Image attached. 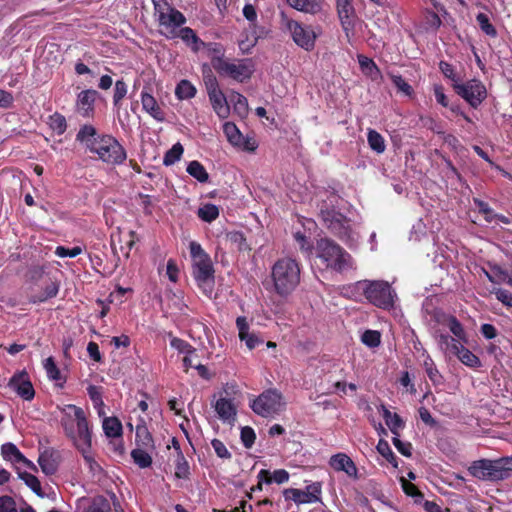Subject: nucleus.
Here are the masks:
<instances>
[{"instance_id":"1","label":"nucleus","mask_w":512,"mask_h":512,"mask_svg":"<svg viewBox=\"0 0 512 512\" xmlns=\"http://www.w3.org/2000/svg\"><path fill=\"white\" fill-rule=\"evenodd\" d=\"M342 293L351 300L360 303L367 301L383 310L393 309L398 300L395 289L384 280H360L343 287Z\"/></svg>"},{"instance_id":"2","label":"nucleus","mask_w":512,"mask_h":512,"mask_svg":"<svg viewBox=\"0 0 512 512\" xmlns=\"http://www.w3.org/2000/svg\"><path fill=\"white\" fill-rule=\"evenodd\" d=\"M58 409L61 413L60 425L75 448L92 442V427L81 407L67 404Z\"/></svg>"},{"instance_id":"3","label":"nucleus","mask_w":512,"mask_h":512,"mask_svg":"<svg viewBox=\"0 0 512 512\" xmlns=\"http://www.w3.org/2000/svg\"><path fill=\"white\" fill-rule=\"evenodd\" d=\"M301 268L297 260L290 257L278 259L271 268V279L276 294L287 297L300 283Z\"/></svg>"},{"instance_id":"4","label":"nucleus","mask_w":512,"mask_h":512,"mask_svg":"<svg viewBox=\"0 0 512 512\" xmlns=\"http://www.w3.org/2000/svg\"><path fill=\"white\" fill-rule=\"evenodd\" d=\"M192 258L193 276L199 288L207 295H210L214 288L215 277L214 267L210 256L203 250L202 246L191 241L189 244Z\"/></svg>"},{"instance_id":"5","label":"nucleus","mask_w":512,"mask_h":512,"mask_svg":"<svg viewBox=\"0 0 512 512\" xmlns=\"http://www.w3.org/2000/svg\"><path fill=\"white\" fill-rule=\"evenodd\" d=\"M152 3L160 34L167 39H175L176 32L187 21L185 15L166 0H152Z\"/></svg>"},{"instance_id":"6","label":"nucleus","mask_w":512,"mask_h":512,"mask_svg":"<svg viewBox=\"0 0 512 512\" xmlns=\"http://www.w3.org/2000/svg\"><path fill=\"white\" fill-rule=\"evenodd\" d=\"M316 255L326 268L342 273L353 267L351 255L340 245L328 238H321L316 244Z\"/></svg>"},{"instance_id":"7","label":"nucleus","mask_w":512,"mask_h":512,"mask_svg":"<svg viewBox=\"0 0 512 512\" xmlns=\"http://www.w3.org/2000/svg\"><path fill=\"white\" fill-rule=\"evenodd\" d=\"M511 466L512 460L508 457L480 459L471 463L468 472L479 480L497 482L510 477Z\"/></svg>"},{"instance_id":"8","label":"nucleus","mask_w":512,"mask_h":512,"mask_svg":"<svg viewBox=\"0 0 512 512\" xmlns=\"http://www.w3.org/2000/svg\"><path fill=\"white\" fill-rule=\"evenodd\" d=\"M213 68L223 76L230 77L238 82H244L251 78L254 72L252 59L228 60L224 57H213Z\"/></svg>"},{"instance_id":"9","label":"nucleus","mask_w":512,"mask_h":512,"mask_svg":"<svg viewBox=\"0 0 512 512\" xmlns=\"http://www.w3.org/2000/svg\"><path fill=\"white\" fill-rule=\"evenodd\" d=\"M90 152L97 154L99 159L110 165H120L127 158L124 147L110 135H101Z\"/></svg>"},{"instance_id":"10","label":"nucleus","mask_w":512,"mask_h":512,"mask_svg":"<svg viewBox=\"0 0 512 512\" xmlns=\"http://www.w3.org/2000/svg\"><path fill=\"white\" fill-rule=\"evenodd\" d=\"M285 402L277 389H267L250 404L254 413L261 417H273L283 410Z\"/></svg>"},{"instance_id":"11","label":"nucleus","mask_w":512,"mask_h":512,"mask_svg":"<svg viewBox=\"0 0 512 512\" xmlns=\"http://www.w3.org/2000/svg\"><path fill=\"white\" fill-rule=\"evenodd\" d=\"M320 218L332 234L343 240L351 238L350 220L335 208H329L326 201L320 208Z\"/></svg>"},{"instance_id":"12","label":"nucleus","mask_w":512,"mask_h":512,"mask_svg":"<svg viewBox=\"0 0 512 512\" xmlns=\"http://www.w3.org/2000/svg\"><path fill=\"white\" fill-rule=\"evenodd\" d=\"M283 23L290 33L293 42L305 51H312L315 48L318 34L312 26L304 25L296 20L284 17Z\"/></svg>"},{"instance_id":"13","label":"nucleus","mask_w":512,"mask_h":512,"mask_svg":"<svg viewBox=\"0 0 512 512\" xmlns=\"http://www.w3.org/2000/svg\"><path fill=\"white\" fill-rule=\"evenodd\" d=\"M455 92L473 108H478L487 97V89L478 79L455 85Z\"/></svg>"},{"instance_id":"14","label":"nucleus","mask_w":512,"mask_h":512,"mask_svg":"<svg viewBox=\"0 0 512 512\" xmlns=\"http://www.w3.org/2000/svg\"><path fill=\"white\" fill-rule=\"evenodd\" d=\"M285 500L293 501L297 505L315 503L320 501L321 485L313 483L306 490L287 488L283 491Z\"/></svg>"},{"instance_id":"15","label":"nucleus","mask_w":512,"mask_h":512,"mask_svg":"<svg viewBox=\"0 0 512 512\" xmlns=\"http://www.w3.org/2000/svg\"><path fill=\"white\" fill-rule=\"evenodd\" d=\"M207 93L214 112L221 119H225L230 114V107L227 98L219 88L217 80L212 78L206 83Z\"/></svg>"},{"instance_id":"16","label":"nucleus","mask_w":512,"mask_h":512,"mask_svg":"<svg viewBox=\"0 0 512 512\" xmlns=\"http://www.w3.org/2000/svg\"><path fill=\"white\" fill-rule=\"evenodd\" d=\"M8 386L22 399L30 401L34 398L35 391L25 370L15 373L9 380Z\"/></svg>"},{"instance_id":"17","label":"nucleus","mask_w":512,"mask_h":512,"mask_svg":"<svg viewBox=\"0 0 512 512\" xmlns=\"http://www.w3.org/2000/svg\"><path fill=\"white\" fill-rule=\"evenodd\" d=\"M211 404L218 418L223 423L234 424L237 416V405L232 399L220 396L215 401H212Z\"/></svg>"},{"instance_id":"18","label":"nucleus","mask_w":512,"mask_h":512,"mask_svg":"<svg viewBox=\"0 0 512 512\" xmlns=\"http://www.w3.org/2000/svg\"><path fill=\"white\" fill-rule=\"evenodd\" d=\"M97 97V91L87 89L81 91L76 100V112L85 118H89L94 114V104Z\"/></svg>"},{"instance_id":"19","label":"nucleus","mask_w":512,"mask_h":512,"mask_svg":"<svg viewBox=\"0 0 512 512\" xmlns=\"http://www.w3.org/2000/svg\"><path fill=\"white\" fill-rule=\"evenodd\" d=\"M330 466L336 471H343L349 477L357 478V467L353 460L344 453L333 455L329 461Z\"/></svg>"},{"instance_id":"20","label":"nucleus","mask_w":512,"mask_h":512,"mask_svg":"<svg viewBox=\"0 0 512 512\" xmlns=\"http://www.w3.org/2000/svg\"><path fill=\"white\" fill-rule=\"evenodd\" d=\"M236 326L239 331L240 340L245 342L248 349L252 350L262 343V340L256 334L249 332V324L246 317L239 316L236 319Z\"/></svg>"},{"instance_id":"21","label":"nucleus","mask_w":512,"mask_h":512,"mask_svg":"<svg viewBox=\"0 0 512 512\" xmlns=\"http://www.w3.org/2000/svg\"><path fill=\"white\" fill-rule=\"evenodd\" d=\"M176 38L181 40L188 46L193 52H199L201 49L206 47V43L202 41L195 31L190 27H181L176 32Z\"/></svg>"},{"instance_id":"22","label":"nucleus","mask_w":512,"mask_h":512,"mask_svg":"<svg viewBox=\"0 0 512 512\" xmlns=\"http://www.w3.org/2000/svg\"><path fill=\"white\" fill-rule=\"evenodd\" d=\"M141 103L143 110L147 112L151 117H153L158 122H163L165 120V115L156 99L148 92H141Z\"/></svg>"},{"instance_id":"23","label":"nucleus","mask_w":512,"mask_h":512,"mask_svg":"<svg viewBox=\"0 0 512 512\" xmlns=\"http://www.w3.org/2000/svg\"><path fill=\"white\" fill-rule=\"evenodd\" d=\"M101 135H97L96 129L92 125H83L77 135L76 140L80 142L87 150L91 151L97 144Z\"/></svg>"},{"instance_id":"24","label":"nucleus","mask_w":512,"mask_h":512,"mask_svg":"<svg viewBox=\"0 0 512 512\" xmlns=\"http://www.w3.org/2000/svg\"><path fill=\"white\" fill-rule=\"evenodd\" d=\"M287 4L300 12L315 15L322 11L323 0H286Z\"/></svg>"},{"instance_id":"25","label":"nucleus","mask_w":512,"mask_h":512,"mask_svg":"<svg viewBox=\"0 0 512 512\" xmlns=\"http://www.w3.org/2000/svg\"><path fill=\"white\" fill-rule=\"evenodd\" d=\"M336 7L341 24L347 31L352 25L355 9L350 0H336Z\"/></svg>"},{"instance_id":"26","label":"nucleus","mask_w":512,"mask_h":512,"mask_svg":"<svg viewBox=\"0 0 512 512\" xmlns=\"http://www.w3.org/2000/svg\"><path fill=\"white\" fill-rule=\"evenodd\" d=\"M452 354L457 356V358L468 367H481V361L479 357L476 356L472 351L467 349L462 343L454 344V352Z\"/></svg>"},{"instance_id":"27","label":"nucleus","mask_w":512,"mask_h":512,"mask_svg":"<svg viewBox=\"0 0 512 512\" xmlns=\"http://www.w3.org/2000/svg\"><path fill=\"white\" fill-rule=\"evenodd\" d=\"M59 291V285L54 281H45L43 291L40 293H32L29 297V302L36 304L54 298Z\"/></svg>"},{"instance_id":"28","label":"nucleus","mask_w":512,"mask_h":512,"mask_svg":"<svg viewBox=\"0 0 512 512\" xmlns=\"http://www.w3.org/2000/svg\"><path fill=\"white\" fill-rule=\"evenodd\" d=\"M257 477L260 481H264L265 484H271L272 482L283 484L288 482L289 473L285 469H278L271 474L268 470L262 469Z\"/></svg>"},{"instance_id":"29","label":"nucleus","mask_w":512,"mask_h":512,"mask_svg":"<svg viewBox=\"0 0 512 512\" xmlns=\"http://www.w3.org/2000/svg\"><path fill=\"white\" fill-rule=\"evenodd\" d=\"M92 442L87 443L86 445L77 447L76 449L81 453L85 464L88 466L90 472L93 475H98L102 472V468L99 463L95 460L94 455L92 453Z\"/></svg>"},{"instance_id":"30","label":"nucleus","mask_w":512,"mask_h":512,"mask_svg":"<svg viewBox=\"0 0 512 512\" xmlns=\"http://www.w3.org/2000/svg\"><path fill=\"white\" fill-rule=\"evenodd\" d=\"M382 416L386 425L394 435H398V430L404 427V422L397 413H392L385 405L380 406Z\"/></svg>"},{"instance_id":"31","label":"nucleus","mask_w":512,"mask_h":512,"mask_svg":"<svg viewBox=\"0 0 512 512\" xmlns=\"http://www.w3.org/2000/svg\"><path fill=\"white\" fill-rule=\"evenodd\" d=\"M136 441L139 446H142L146 449L154 447L152 435L149 432L144 420L142 419L136 426Z\"/></svg>"},{"instance_id":"32","label":"nucleus","mask_w":512,"mask_h":512,"mask_svg":"<svg viewBox=\"0 0 512 512\" xmlns=\"http://www.w3.org/2000/svg\"><path fill=\"white\" fill-rule=\"evenodd\" d=\"M2 455L5 459L15 462H23L29 466H32V462L27 460L24 455L19 451V449L13 443H5L1 447Z\"/></svg>"},{"instance_id":"33","label":"nucleus","mask_w":512,"mask_h":512,"mask_svg":"<svg viewBox=\"0 0 512 512\" xmlns=\"http://www.w3.org/2000/svg\"><path fill=\"white\" fill-rule=\"evenodd\" d=\"M223 132L232 146H241L243 134L233 122H225Z\"/></svg>"},{"instance_id":"34","label":"nucleus","mask_w":512,"mask_h":512,"mask_svg":"<svg viewBox=\"0 0 512 512\" xmlns=\"http://www.w3.org/2000/svg\"><path fill=\"white\" fill-rule=\"evenodd\" d=\"M103 431L109 438L120 437L122 435V424L116 417H106L103 420Z\"/></svg>"},{"instance_id":"35","label":"nucleus","mask_w":512,"mask_h":512,"mask_svg":"<svg viewBox=\"0 0 512 512\" xmlns=\"http://www.w3.org/2000/svg\"><path fill=\"white\" fill-rule=\"evenodd\" d=\"M187 173L201 183H206L209 180V174L205 167L197 160L188 163Z\"/></svg>"},{"instance_id":"36","label":"nucleus","mask_w":512,"mask_h":512,"mask_svg":"<svg viewBox=\"0 0 512 512\" xmlns=\"http://www.w3.org/2000/svg\"><path fill=\"white\" fill-rule=\"evenodd\" d=\"M423 366L425 368L426 374L433 385L438 386L442 385L444 382V378L437 369L434 361L430 356H427L423 362Z\"/></svg>"},{"instance_id":"37","label":"nucleus","mask_w":512,"mask_h":512,"mask_svg":"<svg viewBox=\"0 0 512 512\" xmlns=\"http://www.w3.org/2000/svg\"><path fill=\"white\" fill-rule=\"evenodd\" d=\"M38 464L42 472L46 475H52L57 471L58 465L51 453H42L38 458Z\"/></svg>"},{"instance_id":"38","label":"nucleus","mask_w":512,"mask_h":512,"mask_svg":"<svg viewBox=\"0 0 512 512\" xmlns=\"http://www.w3.org/2000/svg\"><path fill=\"white\" fill-rule=\"evenodd\" d=\"M446 325L449 328L450 332L457 338L456 340L461 342H467V334L462 326V324L458 321L455 316H449L446 319Z\"/></svg>"},{"instance_id":"39","label":"nucleus","mask_w":512,"mask_h":512,"mask_svg":"<svg viewBox=\"0 0 512 512\" xmlns=\"http://www.w3.org/2000/svg\"><path fill=\"white\" fill-rule=\"evenodd\" d=\"M196 94L195 86L188 80H181L175 89V95L180 100L191 99Z\"/></svg>"},{"instance_id":"40","label":"nucleus","mask_w":512,"mask_h":512,"mask_svg":"<svg viewBox=\"0 0 512 512\" xmlns=\"http://www.w3.org/2000/svg\"><path fill=\"white\" fill-rule=\"evenodd\" d=\"M369 147L378 154L385 151L386 145L383 136L376 130L370 129L367 134Z\"/></svg>"},{"instance_id":"41","label":"nucleus","mask_w":512,"mask_h":512,"mask_svg":"<svg viewBox=\"0 0 512 512\" xmlns=\"http://www.w3.org/2000/svg\"><path fill=\"white\" fill-rule=\"evenodd\" d=\"M48 125L57 135L64 134L67 129L66 118L58 112L49 116Z\"/></svg>"},{"instance_id":"42","label":"nucleus","mask_w":512,"mask_h":512,"mask_svg":"<svg viewBox=\"0 0 512 512\" xmlns=\"http://www.w3.org/2000/svg\"><path fill=\"white\" fill-rule=\"evenodd\" d=\"M184 152V148L181 143H175L164 155L163 164L165 166H171L178 162Z\"/></svg>"},{"instance_id":"43","label":"nucleus","mask_w":512,"mask_h":512,"mask_svg":"<svg viewBox=\"0 0 512 512\" xmlns=\"http://www.w3.org/2000/svg\"><path fill=\"white\" fill-rule=\"evenodd\" d=\"M230 101L233 103L234 111L241 117H244L248 113V101L246 97L238 92H232L230 95Z\"/></svg>"},{"instance_id":"44","label":"nucleus","mask_w":512,"mask_h":512,"mask_svg":"<svg viewBox=\"0 0 512 512\" xmlns=\"http://www.w3.org/2000/svg\"><path fill=\"white\" fill-rule=\"evenodd\" d=\"M87 393L93 402L94 407L97 409L98 415L104 414V402L102 399L101 389L95 385H90L87 388Z\"/></svg>"},{"instance_id":"45","label":"nucleus","mask_w":512,"mask_h":512,"mask_svg":"<svg viewBox=\"0 0 512 512\" xmlns=\"http://www.w3.org/2000/svg\"><path fill=\"white\" fill-rule=\"evenodd\" d=\"M131 456L133 458V461L140 467V468H148L152 464V457L150 454L145 451L144 449L137 448L134 449L131 452Z\"/></svg>"},{"instance_id":"46","label":"nucleus","mask_w":512,"mask_h":512,"mask_svg":"<svg viewBox=\"0 0 512 512\" xmlns=\"http://www.w3.org/2000/svg\"><path fill=\"white\" fill-rule=\"evenodd\" d=\"M376 449L389 463L397 467V458L386 440L380 439Z\"/></svg>"},{"instance_id":"47","label":"nucleus","mask_w":512,"mask_h":512,"mask_svg":"<svg viewBox=\"0 0 512 512\" xmlns=\"http://www.w3.org/2000/svg\"><path fill=\"white\" fill-rule=\"evenodd\" d=\"M476 21L480 27V29L488 36L490 37H496L497 36V30L496 28L491 24L490 19L488 15L484 13H478L476 16Z\"/></svg>"},{"instance_id":"48","label":"nucleus","mask_w":512,"mask_h":512,"mask_svg":"<svg viewBox=\"0 0 512 512\" xmlns=\"http://www.w3.org/2000/svg\"><path fill=\"white\" fill-rule=\"evenodd\" d=\"M198 216L203 221L212 222L219 216V209L214 204H206L199 208Z\"/></svg>"},{"instance_id":"49","label":"nucleus","mask_w":512,"mask_h":512,"mask_svg":"<svg viewBox=\"0 0 512 512\" xmlns=\"http://www.w3.org/2000/svg\"><path fill=\"white\" fill-rule=\"evenodd\" d=\"M387 75L397 87L398 91L402 92L406 96H411L413 94V88L402 78L401 75L394 74L392 72H388Z\"/></svg>"},{"instance_id":"50","label":"nucleus","mask_w":512,"mask_h":512,"mask_svg":"<svg viewBox=\"0 0 512 512\" xmlns=\"http://www.w3.org/2000/svg\"><path fill=\"white\" fill-rule=\"evenodd\" d=\"M361 341L369 348H376L381 343V334L376 330H366L361 336Z\"/></svg>"},{"instance_id":"51","label":"nucleus","mask_w":512,"mask_h":512,"mask_svg":"<svg viewBox=\"0 0 512 512\" xmlns=\"http://www.w3.org/2000/svg\"><path fill=\"white\" fill-rule=\"evenodd\" d=\"M19 476L35 494L43 496L40 481L36 476L27 472L20 473Z\"/></svg>"},{"instance_id":"52","label":"nucleus","mask_w":512,"mask_h":512,"mask_svg":"<svg viewBox=\"0 0 512 512\" xmlns=\"http://www.w3.org/2000/svg\"><path fill=\"white\" fill-rule=\"evenodd\" d=\"M189 464L181 452L176 459L175 476L180 479H186L189 476Z\"/></svg>"},{"instance_id":"53","label":"nucleus","mask_w":512,"mask_h":512,"mask_svg":"<svg viewBox=\"0 0 512 512\" xmlns=\"http://www.w3.org/2000/svg\"><path fill=\"white\" fill-rule=\"evenodd\" d=\"M84 512H111V506L107 499L103 497L95 498Z\"/></svg>"},{"instance_id":"54","label":"nucleus","mask_w":512,"mask_h":512,"mask_svg":"<svg viewBox=\"0 0 512 512\" xmlns=\"http://www.w3.org/2000/svg\"><path fill=\"white\" fill-rule=\"evenodd\" d=\"M43 367L49 379L58 381L61 379V373L58 369L53 357H48L43 362Z\"/></svg>"},{"instance_id":"55","label":"nucleus","mask_w":512,"mask_h":512,"mask_svg":"<svg viewBox=\"0 0 512 512\" xmlns=\"http://www.w3.org/2000/svg\"><path fill=\"white\" fill-rule=\"evenodd\" d=\"M170 345L172 348L176 349L177 351L185 355H191L196 352V349L193 346H191L187 341L177 337H172V339L170 340Z\"/></svg>"},{"instance_id":"56","label":"nucleus","mask_w":512,"mask_h":512,"mask_svg":"<svg viewBox=\"0 0 512 512\" xmlns=\"http://www.w3.org/2000/svg\"><path fill=\"white\" fill-rule=\"evenodd\" d=\"M439 68H440L441 72L443 73V75L452 81V83H453L452 86L454 89H455V85L461 83V78L455 73L454 68L451 64H449L445 61H441L439 63Z\"/></svg>"},{"instance_id":"57","label":"nucleus","mask_w":512,"mask_h":512,"mask_svg":"<svg viewBox=\"0 0 512 512\" xmlns=\"http://www.w3.org/2000/svg\"><path fill=\"white\" fill-rule=\"evenodd\" d=\"M438 344L441 350L452 354L454 352V344H460V342L449 335L441 334L438 336Z\"/></svg>"},{"instance_id":"58","label":"nucleus","mask_w":512,"mask_h":512,"mask_svg":"<svg viewBox=\"0 0 512 512\" xmlns=\"http://www.w3.org/2000/svg\"><path fill=\"white\" fill-rule=\"evenodd\" d=\"M127 85L123 80H117L114 87L113 104L119 106L122 99L127 94Z\"/></svg>"},{"instance_id":"59","label":"nucleus","mask_w":512,"mask_h":512,"mask_svg":"<svg viewBox=\"0 0 512 512\" xmlns=\"http://www.w3.org/2000/svg\"><path fill=\"white\" fill-rule=\"evenodd\" d=\"M473 201L476 207L478 208L479 212L485 216V219L488 222L494 220V216H496V214L494 213L493 209L488 205V203L477 198H474Z\"/></svg>"},{"instance_id":"60","label":"nucleus","mask_w":512,"mask_h":512,"mask_svg":"<svg viewBox=\"0 0 512 512\" xmlns=\"http://www.w3.org/2000/svg\"><path fill=\"white\" fill-rule=\"evenodd\" d=\"M240 437L244 447L246 448H251L256 439L254 430L249 426L242 427Z\"/></svg>"},{"instance_id":"61","label":"nucleus","mask_w":512,"mask_h":512,"mask_svg":"<svg viewBox=\"0 0 512 512\" xmlns=\"http://www.w3.org/2000/svg\"><path fill=\"white\" fill-rule=\"evenodd\" d=\"M211 445L219 458L230 459L232 457L231 453L228 451L227 447L221 440L213 439L211 441Z\"/></svg>"},{"instance_id":"62","label":"nucleus","mask_w":512,"mask_h":512,"mask_svg":"<svg viewBox=\"0 0 512 512\" xmlns=\"http://www.w3.org/2000/svg\"><path fill=\"white\" fill-rule=\"evenodd\" d=\"M82 253V249L79 246H75L71 249L66 248L64 246H58L56 247L55 254L58 257L64 258V257H70L74 258Z\"/></svg>"},{"instance_id":"63","label":"nucleus","mask_w":512,"mask_h":512,"mask_svg":"<svg viewBox=\"0 0 512 512\" xmlns=\"http://www.w3.org/2000/svg\"><path fill=\"white\" fill-rule=\"evenodd\" d=\"M399 435H395L392 439L396 449L404 456H411L412 445L409 442H403L398 438Z\"/></svg>"},{"instance_id":"64","label":"nucleus","mask_w":512,"mask_h":512,"mask_svg":"<svg viewBox=\"0 0 512 512\" xmlns=\"http://www.w3.org/2000/svg\"><path fill=\"white\" fill-rule=\"evenodd\" d=\"M0 512H17L16 502L10 496L0 497Z\"/></svg>"}]
</instances>
